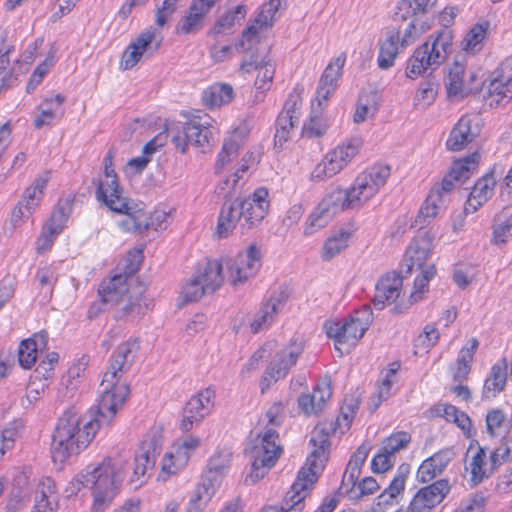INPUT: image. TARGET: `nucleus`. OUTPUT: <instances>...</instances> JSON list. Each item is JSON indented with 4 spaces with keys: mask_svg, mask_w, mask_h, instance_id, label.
<instances>
[{
    "mask_svg": "<svg viewBox=\"0 0 512 512\" xmlns=\"http://www.w3.org/2000/svg\"><path fill=\"white\" fill-rule=\"evenodd\" d=\"M138 349L136 341H129L114 351L100 384V398L94 413L82 416L75 407H70L58 419L51 443L54 462L63 463L78 455L90 445L102 425L111 424L130 394L129 385L121 383L120 379L130 368Z\"/></svg>",
    "mask_w": 512,
    "mask_h": 512,
    "instance_id": "f257e3e1",
    "label": "nucleus"
},
{
    "mask_svg": "<svg viewBox=\"0 0 512 512\" xmlns=\"http://www.w3.org/2000/svg\"><path fill=\"white\" fill-rule=\"evenodd\" d=\"M479 160L480 154L478 152H473L464 158L455 160L449 172L443 177L442 182L432 187L425 204L419 211L418 218H434L444 204L445 196L454 189V183H464L468 180L478 169Z\"/></svg>",
    "mask_w": 512,
    "mask_h": 512,
    "instance_id": "f03ea898",
    "label": "nucleus"
},
{
    "mask_svg": "<svg viewBox=\"0 0 512 512\" xmlns=\"http://www.w3.org/2000/svg\"><path fill=\"white\" fill-rule=\"evenodd\" d=\"M99 295L102 304L116 306L115 318L141 317L144 314L142 306L143 285L137 284L132 290L127 284V278L123 275H115L107 283L100 286Z\"/></svg>",
    "mask_w": 512,
    "mask_h": 512,
    "instance_id": "7ed1b4c3",
    "label": "nucleus"
},
{
    "mask_svg": "<svg viewBox=\"0 0 512 512\" xmlns=\"http://www.w3.org/2000/svg\"><path fill=\"white\" fill-rule=\"evenodd\" d=\"M78 482L94 490L92 512H104L117 494L116 474L110 458H105L98 466H88Z\"/></svg>",
    "mask_w": 512,
    "mask_h": 512,
    "instance_id": "20e7f679",
    "label": "nucleus"
},
{
    "mask_svg": "<svg viewBox=\"0 0 512 512\" xmlns=\"http://www.w3.org/2000/svg\"><path fill=\"white\" fill-rule=\"evenodd\" d=\"M361 203L363 200L354 185L350 189L336 188L332 190L326 194L310 215L305 234H313L316 230L325 227L337 212L357 207Z\"/></svg>",
    "mask_w": 512,
    "mask_h": 512,
    "instance_id": "39448f33",
    "label": "nucleus"
},
{
    "mask_svg": "<svg viewBox=\"0 0 512 512\" xmlns=\"http://www.w3.org/2000/svg\"><path fill=\"white\" fill-rule=\"evenodd\" d=\"M168 134L176 149L182 154L187 152L189 145L201 148L205 153L215 143L214 128L209 127L208 123H201L196 118L172 125L168 128Z\"/></svg>",
    "mask_w": 512,
    "mask_h": 512,
    "instance_id": "423d86ee",
    "label": "nucleus"
},
{
    "mask_svg": "<svg viewBox=\"0 0 512 512\" xmlns=\"http://www.w3.org/2000/svg\"><path fill=\"white\" fill-rule=\"evenodd\" d=\"M279 435L274 429L265 432L261 439L260 445L252 448V470L245 478L246 485H253L268 473V471L276 464L282 453V448L278 444Z\"/></svg>",
    "mask_w": 512,
    "mask_h": 512,
    "instance_id": "0eeeda50",
    "label": "nucleus"
},
{
    "mask_svg": "<svg viewBox=\"0 0 512 512\" xmlns=\"http://www.w3.org/2000/svg\"><path fill=\"white\" fill-rule=\"evenodd\" d=\"M268 196V189L260 187L249 197L236 198L233 201L237 206L238 226L242 234L254 228L266 217L270 207Z\"/></svg>",
    "mask_w": 512,
    "mask_h": 512,
    "instance_id": "6e6552de",
    "label": "nucleus"
},
{
    "mask_svg": "<svg viewBox=\"0 0 512 512\" xmlns=\"http://www.w3.org/2000/svg\"><path fill=\"white\" fill-rule=\"evenodd\" d=\"M434 3L430 0H401L399 1L396 11L393 15L395 22H403L410 19L409 24L404 30L401 41L399 42L402 48L407 47L414 43L416 39L421 36L418 31V21L422 18L432 7Z\"/></svg>",
    "mask_w": 512,
    "mask_h": 512,
    "instance_id": "1a4fd4ad",
    "label": "nucleus"
},
{
    "mask_svg": "<svg viewBox=\"0 0 512 512\" xmlns=\"http://www.w3.org/2000/svg\"><path fill=\"white\" fill-rule=\"evenodd\" d=\"M338 428H341L340 417L336 421L320 423L312 431L310 444L314 449L308 456L305 466L301 469H309L311 473H315L316 481L324 468V463L327 461L326 450L330 446L329 438Z\"/></svg>",
    "mask_w": 512,
    "mask_h": 512,
    "instance_id": "9d476101",
    "label": "nucleus"
},
{
    "mask_svg": "<svg viewBox=\"0 0 512 512\" xmlns=\"http://www.w3.org/2000/svg\"><path fill=\"white\" fill-rule=\"evenodd\" d=\"M231 278V284L238 286L254 277L262 265V253L257 244L248 246L244 252L232 258L223 259Z\"/></svg>",
    "mask_w": 512,
    "mask_h": 512,
    "instance_id": "9b49d317",
    "label": "nucleus"
},
{
    "mask_svg": "<svg viewBox=\"0 0 512 512\" xmlns=\"http://www.w3.org/2000/svg\"><path fill=\"white\" fill-rule=\"evenodd\" d=\"M315 475L309 469H300L291 489L286 493L282 505L280 507L270 506L261 512H301L304 509L305 498L317 482Z\"/></svg>",
    "mask_w": 512,
    "mask_h": 512,
    "instance_id": "f8f14e48",
    "label": "nucleus"
},
{
    "mask_svg": "<svg viewBox=\"0 0 512 512\" xmlns=\"http://www.w3.org/2000/svg\"><path fill=\"white\" fill-rule=\"evenodd\" d=\"M451 490L447 479H439L425 487L420 488L413 496L406 510L398 509L395 512H431L438 506Z\"/></svg>",
    "mask_w": 512,
    "mask_h": 512,
    "instance_id": "ddd939ff",
    "label": "nucleus"
},
{
    "mask_svg": "<svg viewBox=\"0 0 512 512\" xmlns=\"http://www.w3.org/2000/svg\"><path fill=\"white\" fill-rule=\"evenodd\" d=\"M219 0H192L175 26L176 35H195L205 26V20Z\"/></svg>",
    "mask_w": 512,
    "mask_h": 512,
    "instance_id": "4468645a",
    "label": "nucleus"
},
{
    "mask_svg": "<svg viewBox=\"0 0 512 512\" xmlns=\"http://www.w3.org/2000/svg\"><path fill=\"white\" fill-rule=\"evenodd\" d=\"M162 445V437L158 435L149 436L141 442L135 454L132 482L136 479L140 482L139 485L143 484L147 472L155 467L162 452Z\"/></svg>",
    "mask_w": 512,
    "mask_h": 512,
    "instance_id": "2eb2a0df",
    "label": "nucleus"
},
{
    "mask_svg": "<svg viewBox=\"0 0 512 512\" xmlns=\"http://www.w3.org/2000/svg\"><path fill=\"white\" fill-rule=\"evenodd\" d=\"M325 329L327 336L335 340V349L340 355L344 354L342 346H346L345 352L348 353L365 334L349 316L342 321L326 322Z\"/></svg>",
    "mask_w": 512,
    "mask_h": 512,
    "instance_id": "dca6fc26",
    "label": "nucleus"
},
{
    "mask_svg": "<svg viewBox=\"0 0 512 512\" xmlns=\"http://www.w3.org/2000/svg\"><path fill=\"white\" fill-rule=\"evenodd\" d=\"M302 352V345L296 342H291L288 346L278 351L267 366L263 375V381H267V385H269L271 381L277 382L286 377Z\"/></svg>",
    "mask_w": 512,
    "mask_h": 512,
    "instance_id": "f3484780",
    "label": "nucleus"
},
{
    "mask_svg": "<svg viewBox=\"0 0 512 512\" xmlns=\"http://www.w3.org/2000/svg\"><path fill=\"white\" fill-rule=\"evenodd\" d=\"M214 397L215 391L211 388H206L191 397L184 407L183 419L180 425L181 430L188 432L195 423H200L209 414Z\"/></svg>",
    "mask_w": 512,
    "mask_h": 512,
    "instance_id": "a211bd4d",
    "label": "nucleus"
},
{
    "mask_svg": "<svg viewBox=\"0 0 512 512\" xmlns=\"http://www.w3.org/2000/svg\"><path fill=\"white\" fill-rule=\"evenodd\" d=\"M200 439L196 436H188L181 442H176L172 451L165 454L162 461V472L173 475L183 469L190 459L191 454L199 447Z\"/></svg>",
    "mask_w": 512,
    "mask_h": 512,
    "instance_id": "6ab92c4d",
    "label": "nucleus"
},
{
    "mask_svg": "<svg viewBox=\"0 0 512 512\" xmlns=\"http://www.w3.org/2000/svg\"><path fill=\"white\" fill-rule=\"evenodd\" d=\"M389 176L390 167L387 165H375L361 173L354 186L363 202L372 198L385 185Z\"/></svg>",
    "mask_w": 512,
    "mask_h": 512,
    "instance_id": "aec40b11",
    "label": "nucleus"
},
{
    "mask_svg": "<svg viewBox=\"0 0 512 512\" xmlns=\"http://www.w3.org/2000/svg\"><path fill=\"white\" fill-rule=\"evenodd\" d=\"M72 201L70 199L59 200L55 210L52 212L49 220L43 227L39 242L38 249H48L51 247L54 239L59 235L71 213Z\"/></svg>",
    "mask_w": 512,
    "mask_h": 512,
    "instance_id": "412c9836",
    "label": "nucleus"
},
{
    "mask_svg": "<svg viewBox=\"0 0 512 512\" xmlns=\"http://www.w3.org/2000/svg\"><path fill=\"white\" fill-rule=\"evenodd\" d=\"M96 199L113 212H126L129 198L124 196V190L119 184L118 177L108 178L106 183L97 182Z\"/></svg>",
    "mask_w": 512,
    "mask_h": 512,
    "instance_id": "4be33fe9",
    "label": "nucleus"
},
{
    "mask_svg": "<svg viewBox=\"0 0 512 512\" xmlns=\"http://www.w3.org/2000/svg\"><path fill=\"white\" fill-rule=\"evenodd\" d=\"M445 60V56L441 53L428 49V42L420 45L409 58L406 67V75L411 79L425 73L427 69L434 70Z\"/></svg>",
    "mask_w": 512,
    "mask_h": 512,
    "instance_id": "5701e85b",
    "label": "nucleus"
},
{
    "mask_svg": "<svg viewBox=\"0 0 512 512\" xmlns=\"http://www.w3.org/2000/svg\"><path fill=\"white\" fill-rule=\"evenodd\" d=\"M481 128L478 123L468 116H462L452 128L446 141V147L451 151H460L473 142L480 134Z\"/></svg>",
    "mask_w": 512,
    "mask_h": 512,
    "instance_id": "b1692460",
    "label": "nucleus"
},
{
    "mask_svg": "<svg viewBox=\"0 0 512 512\" xmlns=\"http://www.w3.org/2000/svg\"><path fill=\"white\" fill-rule=\"evenodd\" d=\"M287 299V294L284 291H280L273 293L263 302L251 323L252 332L256 334L262 329L269 327L275 321L278 313L287 302Z\"/></svg>",
    "mask_w": 512,
    "mask_h": 512,
    "instance_id": "393cba45",
    "label": "nucleus"
},
{
    "mask_svg": "<svg viewBox=\"0 0 512 512\" xmlns=\"http://www.w3.org/2000/svg\"><path fill=\"white\" fill-rule=\"evenodd\" d=\"M488 91L498 104L512 99V59H506L491 75Z\"/></svg>",
    "mask_w": 512,
    "mask_h": 512,
    "instance_id": "a878e982",
    "label": "nucleus"
},
{
    "mask_svg": "<svg viewBox=\"0 0 512 512\" xmlns=\"http://www.w3.org/2000/svg\"><path fill=\"white\" fill-rule=\"evenodd\" d=\"M402 276L396 272L387 273L376 284V294L373 298L375 308L381 310L386 303L394 302L401 293Z\"/></svg>",
    "mask_w": 512,
    "mask_h": 512,
    "instance_id": "bb28decb",
    "label": "nucleus"
},
{
    "mask_svg": "<svg viewBox=\"0 0 512 512\" xmlns=\"http://www.w3.org/2000/svg\"><path fill=\"white\" fill-rule=\"evenodd\" d=\"M344 64L345 58L337 57L334 62L329 63L325 68L316 91V99L319 106H322L323 102L328 101L335 92Z\"/></svg>",
    "mask_w": 512,
    "mask_h": 512,
    "instance_id": "cd10ccee",
    "label": "nucleus"
},
{
    "mask_svg": "<svg viewBox=\"0 0 512 512\" xmlns=\"http://www.w3.org/2000/svg\"><path fill=\"white\" fill-rule=\"evenodd\" d=\"M361 146L362 140L360 138H352L346 144L339 145L328 152L325 157L328 165L331 166L330 174L340 172L358 154Z\"/></svg>",
    "mask_w": 512,
    "mask_h": 512,
    "instance_id": "c85d7f7f",
    "label": "nucleus"
},
{
    "mask_svg": "<svg viewBox=\"0 0 512 512\" xmlns=\"http://www.w3.org/2000/svg\"><path fill=\"white\" fill-rule=\"evenodd\" d=\"M495 184L496 180L492 172H489L480 178L472 188L470 196L465 204L464 212L466 214L474 213L484 203H486L493 193Z\"/></svg>",
    "mask_w": 512,
    "mask_h": 512,
    "instance_id": "c756f323",
    "label": "nucleus"
},
{
    "mask_svg": "<svg viewBox=\"0 0 512 512\" xmlns=\"http://www.w3.org/2000/svg\"><path fill=\"white\" fill-rule=\"evenodd\" d=\"M274 21L273 16H269L266 10L262 9L255 17L254 22L243 30L241 39L236 43L235 49L242 52L252 50L253 46L259 43V31L271 27Z\"/></svg>",
    "mask_w": 512,
    "mask_h": 512,
    "instance_id": "7c9ffc66",
    "label": "nucleus"
},
{
    "mask_svg": "<svg viewBox=\"0 0 512 512\" xmlns=\"http://www.w3.org/2000/svg\"><path fill=\"white\" fill-rule=\"evenodd\" d=\"M431 239L425 235L414 239V241L409 245L405 254V261L407 270L406 272L410 274L414 267L417 269H422L424 264L431 253Z\"/></svg>",
    "mask_w": 512,
    "mask_h": 512,
    "instance_id": "2f4dec72",
    "label": "nucleus"
},
{
    "mask_svg": "<svg viewBox=\"0 0 512 512\" xmlns=\"http://www.w3.org/2000/svg\"><path fill=\"white\" fill-rule=\"evenodd\" d=\"M224 260H208L203 269H199L196 277L201 280L204 290L209 294L218 290L224 281Z\"/></svg>",
    "mask_w": 512,
    "mask_h": 512,
    "instance_id": "473e14b6",
    "label": "nucleus"
},
{
    "mask_svg": "<svg viewBox=\"0 0 512 512\" xmlns=\"http://www.w3.org/2000/svg\"><path fill=\"white\" fill-rule=\"evenodd\" d=\"M508 362L506 358L495 363L490 372V376L486 379L483 387V398L491 399L500 393L507 381Z\"/></svg>",
    "mask_w": 512,
    "mask_h": 512,
    "instance_id": "72a5a7b5",
    "label": "nucleus"
},
{
    "mask_svg": "<svg viewBox=\"0 0 512 512\" xmlns=\"http://www.w3.org/2000/svg\"><path fill=\"white\" fill-rule=\"evenodd\" d=\"M234 98V89L226 83H216L203 92V102L209 107H219L228 104Z\"/></svg>",
    "mask_w": 512,
    "mask_h": 512,
    "instance_id": "f704fd0d",
    "label": "nucleus"
},
{
    "mask_svg": "<svg viewBox=\"0 0 512 512\" xmlns=\"http://www.w3.org/2000/svg\"><path fill=\"white\" fill-rule=\"evenodd\" d=\"M400 29L391 32L387 39L381 44L378 55L379 68L386 70L393 66L394 60L399 54Z\"/></svg>",
    "mask_w": 512,
    "mask_h": 512,
    "instance_id": "c9c22d12",
    "label": "nucleus"
},
{
    "mask_svg": "<svg viewBox=\"0 0 512 512\" xmlns=\"http://www.w3.org/2000/svg\"><path fill=\"white\" fill-rule=\"evenodd\" d=\"M238 225L237 206L233 202H225L218 218L216 233L220 238L228 237Z\"/></svg>",
    "mask_w": 512,
    "mask_h": 512,
    "instance_id": "e433bc0d",
    "label": "nucleus"
},
{
    "mask_svg": "<svg viewBox=\"0 0 512 512\" xmlns=\"http://www.w3.org/2000/svg\"><path fill=\"white\" fill-rule=\"evenodd\" d=\"M437 417H443L449 422L455 423L461 430L466 431L471 427V419L465 412L459 411L452 404H438L431 409Z\"/></svg>",
    "mask_w": 512,
    "mask_h": 512,
    "instance_id": "4c0bfd02",
    "label": "nucleus"
},
{
    "mask_svg": "<svg viewBox=\"0 0 512 512\" xmlns=\"http://www.w3.org/2000/svg\"><path fill=\"white\" fill-rule=\"evenodd\" d=\"M470 347H463L457 359V367L453 373V380L462 383L468 376L471 369V362L473 361L474 353L479 345L476 338L470 340Z\"/></svg>",
    "mask_w": 512,
    "mask_h": 512,
    "instance_id": "58836bf2",
    "label": "nucleus"
},
{
    "mask_svg": "<svg viewBox=\"0 0 512 512\" xmlns=\"http://www.w3.org/2000/svg\"><path fill=\"white\" fill-rule=\"evenodd\" d=\"M157 31L153 27L143 30L131 43L130 48L136 49L143 56L146 52L150 54L158 51L162 44V38L156 39Z\"/></svg>",
    "mask_w": 512,
    "mask_h": 512,
    "instance_id": "ea45409f",
    "label": "nucleus"
},
{
    "mask_svg": "<svg viewBox=\"0 0 512 512\" xmlns=\"http://www.w3.org/2000/svg\"><path fill=\"white\" fill-rule=\"evenodd\" d=\"M485 466L486 452L483 447H479L469 465L471 473L470 483L472 487L479 485L484 479L489 478L493 474L490 473V467L487 469Z\"/></svg>",
    "mask_w": 512,
    "mask_h": 512,
    "instance_id": "a19ab883",
    "label": "nucleus"
},
{
    "mask_svg": "<svg viewBox=\"0 0 512 512\" xmlns=\"http://www.w3.org/2000/svg\"><path fill=\"white\" fill-rule=\"evenodd\" d=\"M118 214H125L127 219L121 222V226L127 231H134L143 233V203H135L133 200H129L128 209L126 212H117Z\"/></svg>",
    "mask_w": 512,
    "mask_h": 512,
    "instance_id": "79ce46f5",
    "label": "nucleus"
},
{
    "mask_svg": "<svg viewBox=\"0 0 512 512\" xmlns=\"http://www.w3.org/2000/svg\"><path fill=\"white\" fill-rule=\"evenodd\" d=\"M66 98L62 94H57L54 98L45 99L40 105V116L34 120V125L37 129L42 128L44 125L50 124L55 117V111L59 108Z\"/></svg>",
    "mask_w": 512,
    "mask_h": 512,
    "instance_id": "37998d69",
    "label": "nucleus"
},
{
    "mask_svg": "<svg viewBox=\"0 0 512 512\" xmlns=\"http://www.w3.org/2000/svg\"><path fill=\"white\" fill-rule=\"evenodd\" d=\"M209 479L210 483H206V481H204L198 485L195 490V495L191 498L186 512H201L208 501H210L216 491L217 483H212V479Z\"/></svg>",
    "mask_w": 512,
    "mask_h": 512,
    "instance_id": "c03bdc74",
    "label": "nucleus"
},
{
    "mask_svg": "<svg viewBox=\"0 0 512 512\" xmlns=\"http://www.w3.org/2000/svg\"><path fill=\"white\" fill-rule=\"evenodd\" d=\"M230 456L228 452H219L213 455L208 462V471L203 477L202 482L210 483L209 478H211L212 483H217L218 487L221 481V474L230 463Z\"/></svg>",
    "mask_w": 512,
    "mask_h": 512,
    "instance_id": "a18cd8bd",
    "label": "nucleus"
},
{
    "mask_svg": "<svg viewBox=\"0 0 512 512\" xmlns=\"http://www.w3.org/2000/svg\"><path fill=\"white\" fill-rule=\"evenodd\" d=\"M489 28V23L475 24L465 36L462 45L463 49L467 52L476 53L482 49V42L486 37Z\"/></svg>",
    "mask_w": 512,
    "mask_h": 512,
    "instance_id": "49530a36",
    "label": "nucleus"
},
{
    "mask_svg": "<svg viewBox=\"0 0 512 512\" xmlns=\"http://www.w3.org/2000/svg\"><path fill=\"white\" fill-rule=\"evenodd\" d=\"M350 237V232L340 231L338 234L328 238L322 249V258L326 261L334 258L348 246Z\"/></svg>",
    "mask_w": 512,
    "mask_h": 512,
    "instance_id": "de8ad7c7",
    "label": "nucleus"
},
{
    "mask_svg": "<svg viewBox=\"0 0 512 512\" xmlns=\"http://www.w3.org/2000/svg\"><path fill=\"white\" fill-rule=\"evenodd\" d=\"M464 71L465 69L463 64L457 61L454 62L453 65L449 68L447 78L445 81L449 97L456 96L459 93H461Z\"/></svg>",
    "mask_w": 512,
    "mask_h": 512,
    "instance_id": "09e8293b",
    "label": "nucleus"
},
{
    "mask_svg": "<svg viewBox=\"0 0 512 512\" xmlns=\"http://www.w3.org/2000/svg\"><path fill=\"white\" fill-rule=\"evenodd\" d=\"M241 142L237 139L229 138L223 143L222 149L218 154L216 161L215 170L216 173H220L222 169L235 158L241 148Z\"/></svg>",
    "mask_w": 512,
    "mask_h": 512,
    "instance_id": "8fccbe9b",
    "label": "nucleus"
},
{
    "mask_svg": "<svg viewBox=\"0 0 512 512\" xmlns=\"http://www.w3.org/2000/svg\"><path fill=\"white\" fill-rule=\"evenodd\" d=\"M247 13L245 5H238L233 11H229L222 15L215 23L211 30L214 34H220L225 29H230L234 26L235 22L243 19Z\"/></svg>",
    "mask_w": 512,
    "mask_h": 512,
    "instance_id": "3c124183",
    "label": "nucleus"
},
{
    "mask_svg": "<svg viewBox=\"0 0 512 512\" xmlns=\"http://www.w3.org/2000/svg\"><path fill=\"white\" fill-rule=\"evenodd\" d=\"M299 122V116H287L280 113L276 120L275 144L282 145L289 139L290 129Z\"/></svg>",
    "mask_w": 512,
    "mask_h": 512,
    "instance_id": "603ef678",
    "label": "nucleus"
},
{
    "mask_svg": "<svg viewBox=\"0 0 512 512\" xmlns=\"http://www.w3.org/2000/svg\"><path fill=\"white\" fill-rule=\"evenodd\" d=\"M37 355V341L32 339H25L21 341L19 345L18 359L19 364L23 368H31L32 365L36 362Z\"/></svg>",
    "mask_w": 512,
    "mask_h": 512,
    "instance_id": "864d4df0",
    "label": "nucleus"
},
{
    "mask_svg": "<svg viewBox=\"0 0 512 512\" xmlns=\"http://www.w3.org/2000/svg\"><path fill=\"white\" fill-rule=\"evenodd\" d=\"M411 442V435L405 431H399L387 437L383 442V448L393 456L396 452L407 447Z\"/></svg>",
    "mask_w": 512,
    "mask_h": 512,
    "instance_id": "5fc2aeb1",
    "label": "nucleus"
},
{
    "mask_svg": "<svg viewBox=\"0 0 512 512\" xmlns=\"http://www.w3.org/2000/svg\"><path fill=\"white\" fill-rule=\"evenodd\" d=\"M41 485L42 490L40 492V498H36V504L34 506L36 512H45L46 509H53L49 498L55 493V483L51 478H46Z\"/></svg>",
    "mask_w": 512,
    "mask_h": 512,
    "instance_id": "6e6d98bb",
    "label": "nucleus"
},
{
    "mask_svg": "<svg viewBox=\"0 0 512 512\" xmlns=\"http://www.w3.org/2000/svg\"><path fill=\"white\" fill-rule=\"evenodd\" d=\"M452 39V30L450 28L442 27L433 42L431 44L428 42V49H433V53H441L446 57L447 50L452 44Z\"/></svg>",
    "mask_w": 512,
    "mask_h": 512,
    "instance_id": "4d7b16f0",
    "label": "nucleus"
},
{
    "mask_svg": "<svg viewBox=\"0 0 512 512\" xmlns=\"http://www.w3.org/2000/svg\"><path fill=\"white\" fill-rule=\"evenodd\" d=\"M182 294L184 302L189 303L196 302L209 293L204 290L201 280L194 276L190 282L183 287Z\"/></svg>",
    "mask_w": 512,
    "mask_h": 512,
    "instance_id": "13d9d810",
    "label": "nucleus"
},
{
    "mask_svg": "<svg viewBox=\"0 0 512 512\" xmlns=\"http://www.w3.org/2000/svg\"><path fill=\"white\" fill-rule=\"evenodd\" d=\"M410 472V466L408 464H401L397 469V474L391 481L387 492L390 493L389 498H396L405 488V481Z\"/></svg>",
    "mask_w": 512,
    "mask_h": 512,
    "instance_id": "bf43d9fd",
    "label": "nucleus"
},
{
    "mask_svg": "<svg viewBox=\"0 0 512 512\" xmlns=\"http://www.w3.org/2000/svg\"><path fill=\"white\" fill-rule=\"evenodd\" d=\"M258 70L259 71L255 80V87L257 90L265 92L269 89L270 83L273 80L275 68L274 65L269 61L268 63H263L261 68Z\"/></svg>",
    "mask_w": 512,
    "mask_h": 512,
    "instance_id": "052dcab7",
    "label": "nucleus"
},
{
    "mask_svg": "<svg viewBox=\"0 0 512 512\" xmlns=\"http://www.w3.org/2000/svg\"><path fill=\"white\" fill-rule=\"evenodd\" d=\"M181 0H163L162 5L156 9L155 23L163 28L169 18L177 11V3Z\"/></svg>",
    "mask_w": 512,
    "mask_h": 512,
    "instance_id": "680f3d73",
    "label": "nucleus"
},
{
    "mask_svg": "<svg viewBox=\"0 0 512 512\" xmlns=\"http://www.w3.org/2000/svg\"><path fill=\"white\" fill-rule=\"evenodd\" d=\"M512 446L505 445L496 448L490 455V473H494L502 464L511 461Z\"/></svg>",
    "mask_w": 512,
    "mask_h": 512,
    "instance_id": "e2e57ef3",
    "label": "nucleus"
},
{
    "mask_svg": "<svg viewBox=\"0 0 512 512\" xmlns=\"http://www.w3.org/2000/svg\"><path fill=\"white\" fill-rule=\"evenodd\" d=\"M360 401L358 398L351 396H346L341 407V415L340 418L345 421V429H349L354 418L356 411L359 408Z\"/></svg>",
    "mask_w": 512,
    "mask_h": 512,
    "instance_id": "0e129e2a",
    "label": "nucleus"
},
{
    "mask_svg": "<svg viewBox=\"0 0 512 512\" xmlns=\"http://www.w3.org/2000/svg\"><path fill=\"white\" fill-rule=\"evenodd\" d=\"M393 455L387 452L383 447L380 452L374 456L371 462V469L374 473H384L393 467Z\"/></svg>",
    "mask_w": 512,
    "mask_h": 512,
    "instance_id": "69168bd1",
    "label": "nucleus"
},
{
    "mask_svg": "<svg viewBox=\"0 0 512 512\" xmlns=\"http://www.w3.org/2000/svg\"><path fill=\"white\" fill-rule=\"evenodd\" d=\"M349 317L360 326L362 333H365L373 322V312L369 305H364L360 309L355 310Z\"/></svg>",
    "mask_w": 512,
    "mask_h": 512,
    "instance_id": "338daca9",
    "label": "nucleus"
},
{
    "mask_svg": "<svg viewBox=\"0 0 512 512\" xmlns=\"http://www.w3.org/2000/svg\"><path fill=\"white\" fill-rule=\"evenodd\" d=\"M167 218L168 214L165 211L156 210L149 216H147L146 213L144 212L143 232L149 229H153L156 231L159 229H165L166 226L164 225V223L166 222Z\"/></svg>",
    "mask_w": 512,
    "mask_h": 512,
    "instance_id": "774afa93",
    "label": "nucleus"
}]
</instances>
